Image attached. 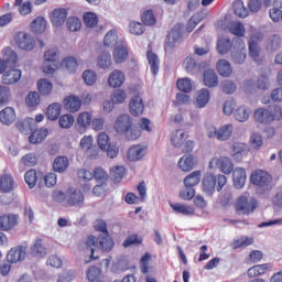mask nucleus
<instances>
[{
  "label": "nucleus",
  "mask_w": 282,
  "mask_h": 282,
  "mask_svg": "<svg viewBox=\"0 0 282 282\" xmlns=\"http://www.w3.org/2000/svg\"><path fill=\"white\" fill-rule=\"evenodd\" d=\"M248 175L243 167H236L232 173L234 186L235 188L241 189L246 186V180Z\"/></svg>",
  "instance_id": "f3484780"
},
{
  "label": "nucleus",
  "mask_w": 282,
  "mask_h": 282,
  "mask_svg": "<svg viewBox=\"0 0 282 282\" xmlns=\"http://www.w3.org/2000/svg\"><path fill=\"white\" fill-rule=\"evenodd\" d=\"M147 58L150 65V69L153 76H155L160 73V58L158 57V54L153 53V51H148Z\"/></svg>",
  "instance_id": "7c9ffc66"
},
{
  "label": "nucleus",
  "mask_w": 282,
  "mask_h": 282,
  "mask_svg": "<svg viewBox=\"0 0 282 282\" xmlns=\"http://www.w3.org/2000/svg\"><path fill=\"white\" fill-rule=\"evenodd\" d=\"M83 20L86 28H96L98 25V15L91 11L85 12Z\"/></svg>",
  "instance_id": "de8ad7c7"
},
{
  "label": "nucleus",
  "mask_w": 282,
  "mask_h": 282,
  "mask_svg": "<svg viewBox=\"0 0 282 282\" xmlns=\"http://www.w3.org/2000/svg\"><path fill=\"white\" fill-rule=\"evenodd\" d=\"M217 72L223 78H230L232 76V66L228 59H219L216 64Z\"/></svg>",
  "instance_id": "4be33fe9"
},
{
  "label": "nucleus",
  "mask_w": 282,
  "mask_h": 282,
  "mask_svg": "<svg viewBox=\"0 0 282 282\" xmlns=\"http://www.w3.org/2000/svg\"><path fill=\"white\" fill-rule=\"evenodd\" d=\"M61 111H63V106L58 102H54L46 108L45 116L48 120H58V118H61Z\"/></svg>",
  "instance_id": "cd10ccee"
},
{
  "label": "nucleus",
  "mask_w": 282,
  "mask_h": 282,
  "mask_svg": "<svg viewBox=\"0 0 282 282\" xmlns=\"http://www.w3.org/2000/svg\"><path fill=\"white\" fill-rule=\"evenodd\" d=\"M1 193H12L14 191V177L10 174H2L0 176Z\"/></svg>",
  "instance_id": "5701e85b"
},
{
  "label": "nucleus",
  "mask_w": 282,
  "mask_h": 282,
  "mask_svg": "<svg viewBox=\"0 0 282 282\" xmlns=\"http://www.w3.org/2000/svg\"><path fill=\"white\" fill-rule=\"evenodd\" d=\"M25 102L29 107H39V105H41V95L36 91H29L25 97Z\"/></svg>",
  "instance_id": "603ef678"
},
{
  "label": "nucleus",
  "mask_w": 282,
  "mask_h": 282,
  "mask_svg": "<svg viewBox=\"0 0 282 282\" xmlns=\"http://www.w3.org/2000/svg\"><path fill=\"white\" fill-rule=\"evenodd\" d=\"M47 129L42 128L40 130H34L32 133L29 135V142L31 144H41L45 138H47Z\"/></svg>",
  "instance_id": "2f4dec72"
},
{
  "label": "nucleus",
  "mask_w": 282,
  "mask_h": 282,
  "mask_svg": "<svg viewBox=\"0 0 282 282\" xmlns=\"http://www.w3.org/2000/svg\"><path fill=\"white\" fill-rule=\"evenodd\" d=\"M108 85L110 87H113L115 89H118V87H122V85H124V73L115 69L108 78Z\"/></svg>",
  "instance_id": "412c9836"
},
{
  "label": "nucleus",
  "mask_w": 282,
  "mask_h": 282,
  "mask_svg": "<svg viewBox=\"0 0 282 282\" xmlns=\"http://www.w3.org/2000/svg\"><path fill=\"white\" fill-rule=\"evenodd\" d=\"M129 109H130L131 116H134L135 118L144 113V101L142 100V97L140 95H134L131 98L129 102Z\"/></svg>",
  "instance_id": "ddd939ff"
},
{
  "label": "nucleus",
  "mask_w": 282,
  "mask_h": 282,
  "mask_svg": "<svg viewBox=\"0 0 282 282\" xmlns=\"http://www.w3.org/2000/svg\"><path fill=\"white\" fill-rule=\"evenodd\" d=\"M178 166L185 173H188V171H193V167L195 166V161L193 159V154H185V155H183L178 160Z\"/></svg>",
  "instance_id": "473e14b6"
},
{
  "label": "nucleus",
  "mask_w": 282,
  "mask_h": 282,
  "mask_svg": "<svg viewBox=\"0 0 282 282\" xmlns=\"http://www.w3.org/2000/svg\"><path fill=\"white\" fill-rule=\"evenodd\" d=\"M112 56L115 63H124V61H127V58L129 57V51L124 46H117L113 50Z\"/></svg>",
  "instance_id": "f704fd0d"
},
{
  "label": "nucleus",
  "mask_w": 282,
  "mask_h": 282,
  "mask_svg": "<svg viewBox=\"0 0 282 282\" xmlns=\"http://www.w3.org/2000/svg\"><path fill=\"white\" fill-rule=\"evenodd\" d=\"M28 257V246L19 245L13 247L7 254L9 263H21Z\"/></svg>",
  "instance_id": "6e6552de"
},
{
  "label": "nucleus",
  "mask_w": 282,
  "mask_h": 282,
  "mask_svg": "<svg viewBox=\"0 0 282 282\" xmlns=\"http://www.w3.org/2000/svg\"><path fill=\"white\" fill-rule=\"evenodd\" d=\"M17 46L24 52H32L36 47L34 36L25 32H19L15 36Z\"/></svg>",
  "instance_id": "423d86ee"
},
{
  "label": "nucleus",
  "mask_w": 282,
  "mask_h": 282,
  "mask_svg": "<svg viewBox=\"0 0 282 282\" xmlns=\"http://www.w3.org/2000/svg\"><path fill=\"white\" fill-rule=\"evenodd\" d=\"M62 67H65L69 74H75L78 69V61L74 56H68L62 61Z\"/></svg>",
  "instance_id": "a19ab883"
},
{
  "label": "nucleus",
  "mask_w": 282,
  "mask_h": 282,
  "mask_svg": "<svg viewBox=\"0 0 282 282\" xmlns=\"http://www.w3.org/2000/svg\"><path fill=\"white\" fill-rule=\"evenodd\" d=\"M272 268V264L270 263H263V264H257L251 267L248 271L247 274L249 279H253V276H261L268 272Z\"/></svg>",
  "instance_id": "c85d7f7f"
},
{
  "label": "nucleus",
  "mask_w": 282,
  "mask_h": 282,
  "mask_svg": "<svg viewBox=\"0 0 282 282\" xmlns=\"http://www.w3.org/2000/svg\"><path fill=\"white\" fill-rule=\"evenodd\" d=\"M182 30L184 26L182 24H175L167 34L166 42H165V50H172L175 47V43L182 39Z\"/></svg>",
  "instance_id": "9d476101"
},
{
  "label": "nucleus",
  "mask_w": 282,
  "mask_h": 282,
  "mask_svg": "<svg viewBox=\"0 0 282 282\" xmlns=\"http://www.w3.org/2000/svg\"><path fill=\"white\" fill-rule=\"evenodd\" d=\"M199 182H202V171H194L184 178L183 184L185 188H195Z\"/></svg>",
  "instance_id": "bb28decb"
},
{
  "label": "nucleus",
  "mask_w": 282,
  "mask_h": 282,
  "mask_svg": "<svg viewBox=\"0 0 282 282\" xmlns=\"http://www.w3.org/2000/svg\"><path fill=\"white\" fill-rule=\"evenodd\" d=\"M115 131L119 135H126L128 140H138L142 135L140 127L133 126V118L129 115H120L115 121Z\"/></svg>",
  "instance_id": "f03ea898"
},
{
  "label": "nucleus",
  "mask_w": 282,
  "mask_h": 282,
  "mask_svg": "<svg viewBox=\"0 0 282 282\" xmlns=\"http://www.w3.org/2000/svg\"><path fill=\"white\" fill-rule=\"evenodd\" d=\"M17 226V215H3L0 216V230L8 231Z\"/></svg>",
  "instance_id": "a878e982"
},
{
  "label": "nucleus",
  "mask_w": 282,
  "mask_h": 282,
  "mask_svg": "<svg viewBox=\"0 0 282 282\" xmlns=\"http://www.w3.org/2000/svg\"><path fill=\"white\" fill-rule=\"evenodd\" d=\"M232 47V41L228 37H220L217 42L218 54H228Z\"/></svg>",
  "instance_id": "ea45409f"
},
{
  "label": "nucleus",
  "mask_w": 282,
  "mask_h": 282,
  "mask_svg": "<svg viewBox=\"0 0 282 282\" xmlns=\"http://www.w3.org/2000/svg\"><path fill=\"white\" fill-rule=\"evenodd\" d=\"M3 61L9 67H17V61H19V55L12 48H4Z\"/></svg>",
  "instance_id": "e433bc0d"
},
{
  "label": "nucleus",
  "mask_w": 282,
  "mask_h": 282,
  "mask_svg": "<svg viewBox=\"0 0 282 282\" xmlns=\"http://www.w3.org/2000/svg\"><path fill=\"white\" fill-rule=\"evenodd\" d=\"M203 85L207 87V89H215V87H219V76L215 69L207 68L204 70Z\"/></svg>",
  "instance_id": "1a4fd4ad"
},
{
  "label": "nucleus",
  "mask_w": 282,
  "mask_h": 282,
  "mask_svg": "<svg viewBox=\"0 0 282 282\" xmlns=\"http://www.w3.org/2000/svg\"><path fill=\"white\" fill-rule=\"evenodd\" d=\"M234 117L238 122H246L250 118V112L245 106H240L235 112Z\"/></svg>",
  "instance_id": "6e6d98bb"
},
{
  "label": "nucleus",
  "mask_w": 282,
  "mask_h": 282,
  "mask_svg": "<svg viewBox=\"0 0 282 282\" xmlns=\"http://www.w3.org/2000/svg\"><path fill=\"white\" fill-rule=\"evenodd\" d=\"M96 248H98V238H96V236H89L86 241V250H89L90 257L89 261H86V263H89L90 261H98V259H100L99 256L94 254L96 252Z\"/></svg>",
  "instance_id": "393cba45"
},
{
  "label": "nucleus",
  "mask_w": 282,
  "mask_h": 282,
  "mask_svg": "<svg viewBox=\"0 0 282 282\" xmlns=\"http://www.w3.org/2000/svg\"><path fill=\"white\" fill-rule=\"evenodd\" d=\"M183 66L187 74L193 75L197 72V61H195L193 56H187L183 62Z\"/></svg>",
  "instance_id": "5fc2aeb1"
},
{
  "label": "nucleus",
  "mask_w": 282,
  "mask_h": 282,
  "mask_svg": "<svg viewBox=\"0 0 282 282\" xmlns=\"http://www.w3.org/2000/svg\"><path fill=\"white\" fill-rule=\"evenodd\" d=\"M74 116L73 115H62L58 120L61 129H72L74 126Z\"/></svg>",
  "instance_id": "bf43d9fd"
},
{
  "label": "nucleus",
  "mask_w": 282,
  "mask_h": 282,
  "mask_svg": "<svg viewBox=\"0 0 282 282\" xmlns=\"http://www.w3.org/2000/svg\"><path fill=\"white\" fill-rule=\"evenodd\" d=\"M184 142H186V132L182 130H176L171 138V144L175 147V149H180V147H182Z\"/></svg>",
  "instance_id": "37998d69"
},
{
  "label": "nucleus",
  "mask_w": 282,
  "mask_h": 282,
  "mask_svg": "<svg viewBox=\"0 0 282 282\" xmlns=\"http://www.w3.org/2000/svg\"><path fill=\"white\" fill-rule=\"evenodd\" d=\"M77 124H79V127H84V129H87V127L91 124V113L89 112L79 113V116L77 117Z\"/></svg>",
  "instance_id": "0e129e2a"
},
{
  "label": "nucleus",
  "mask_w": 282,
  "mask_h": 282,
  "mask_svg": "<svg viewBox=\"0 0 282 282\" xmlns=\"http://www.w3.org/2000/svg\"><path fill=\"white\" fill-rule=\"evenodd\" d=\"M142 237H138V234H132L126 238L122 246L123 248H131V246H140L142 245Z\"/></svg>",
  "instance_id": "13d9d810"
},
{
  "label": "nucleus",
  "mask_w": 282,
  "mask_h": 282,
  "mask_svg": "<svg viewBox=\"0 0 282 282\" xmlns=\"http://www.w3.org/2000/svg\"><path fill=\"white\" fill-rule=\"evenodd\" d=\"M218 131V140L226 142L232 135V124L223 126Z\"/></svg>",
  "instance_id": "3c124183"
},
{
  "label": "nucleus",
  "mask_w": 282,
  "mask_h": 282,
  "mask_svg": "<svg viewBox=\"0 0 282 282\" xmlns=\"http://www.w3.org/2000/svg\"><path fill=\"white\" fill-rule=\"evenodd\" d=\"M127 173V170L124 166L117 165L111 171V177L113 184H120L122 180L124 178V175Z\"/></svg>",
  "instance_id": "a18cd8bd"
},
{
  "label": "nucleus",
  "mask_w": 282,
  "mask_h": 282,
  "mask_svg": "<svg viewBox=\"0 0 282 282\" xmlns=\"http://www.w3.org/2000/svg\"><path fill=\"white\" fill-rule=\"evenodd\" d=\"M37 89L42 96H50L54 89V86L48 79L42 78L37 82Z\"/></svg>",
  "instance_id": "4c0bfd02"
},
{
  "label": "nucleus",
  "mask_w": 282,
  "mask_h": 282,
  "mask_svg": "<svg viewBox=\"0 0 282 282\" xmlns=\"http://www.w3.org/2000/svg\"><path fill=\"white\" fill-rule=\"evenodd\" d=\"M25 183L28 184L29 188H34L36 186V170H29L24 174Z\"/></svg>",
  "instance_id": "e2e57ef3"
},
{
  "label": "nucleus",
  "mask_w": 282,
  "mask_h": 282,
  "mask_svg": "<svg viewBox=\"0 0 282 282\" xmlns=\"http://www.w3.org/2000/svg\"><path fill=\"white\" fill-rule=\"evenodd\" d=\"M21 69L11 67L2 76L3 85H14L21 80Z\"/></svg>",
  "instance_id": "2eb2a0df"
},
{
  "label": "nucleus",
  "mask_w": 282,
  "mask_h": 282,
  "mask_svg": "<svg viewBox=\"0 0 282 282\" xmlns=\"http://www.w3.org/2000/svg\"><path fill=\"white\" fill-rule=\"evenodd\" d=\"M30 254L31 257H35L37 259H41L47 254V248H45V245H43V239H35L34 243L30 248Z\"/></svg>",
  "instance_id": "dca6fc26"
},
{
  "label": "nucleus",
  "mask_w": 282,
  "mask_h": 282,
  "mask_svg": "<svg viewBox=\"0 0 282 282\" xmlns=\"http://www.w3.org/2000/svg\"><path fill=\"white\" fill-rule=\"evenodd\" d=\"M116 242L109 234H100L97 238V248H100L102 252H111Z\"/></svg>",
  "instance_id": "4468645a"
},
{
  "label": "nucleus",
  "mask_w": 282,
  "mask_h": 282,
  "mask_svg": "<svg viewBox=\"0 0 282 282\" xmlns=\"http://www.w3.org/2000/svg\"><path fill=\"white\" fill-rule=\"evenodd\" d=\"M176 87L180 91H183V94H191L193 90V84H191L189 78H182L176 82Z\"/></svg>",
  "instance_id": "864d4df0"
},
{
  "label": "nucleus",
  "mask_w": 282,
  "mask_h": 282,
  "mask_svg": "<svg viewBox=\"0 0 282 282\" xmlns=\"http://www.w3.org/2000/svg\"><path fill=\"white\" fill-rule=\"evenodd\" d=\"M89 282H100V270L97 267H90L87 271Z\"/></svg>",
  "instance_id": "338daca9"
},
{
  "label": "nucleus",
  "mask_w": 282,
  "mask_h": 282,
  "mask_svg": "<svg viewBox=\"0 0 282 282\" xmlns=\"http://www.w3.org/2000/svg\"><path fill=\"white\" fill-rule=\"evenodd\" d=\"M69 166V159L67 156H57L53 162V169L56 173H65Z\"/></svg>",
  "instance_id": "c9c22d12"
},
{
  "label": "nucleus",
  "mask_w": 282,
  "mask_h": 282,
  "mask_svg": "<svg viewBox=\"0 0 282 282\" xmlns=\"http://www.w3.org/2000/svg\"><path fill=\"white\" fill-rule=\"evenodd\" d=\"M170 206L172 210L178 215H184L185 217H192V215H195V207L193 206H186L180 203H171Z\"/></svg>",
  "instance_id": "b1692460"
},
{
  "label": "nucleus",
  "mask_w": 282,
  "mask_h": 282,
  "mask_svg": "<svg viewBox=\"0 0 282 282\" xmlns=\"http://www.w3.org/2000/svg\"><path fill=\"white\" fill-rule=\"evenodd\" d=\"M47 28V20L43 17H36L31 22V30L34 32V34H43Z\"/></svg>",
  "instance_id": "c756f323"
},
{
  "label": "nucleus",
  "mask_w": 282,
  "mask_h": 282,
  "mask_svg": "<svg viewBox=\"0 0 282 282\" xmlns=\"http://www.w3.org/2000/svg\"><path fill=\"white\" fill-rule=\"evenodd\" d=\"M14 120H17V112L14 111V108L7 107L0 111V122L2 124L10 127Z\"/></svg>",
  "instance_id": "aec40b11"
},
{
  "label": "nucleus",
  "mask_w": 282,
  "mask_h": 282,
  "mask_svg": "<svg viewBox=\"0 0 282 282\" xmlns=\"http://www.w3.org/2000/svg\"><path fill=\"white\" fill-rule=\"evenodd\" d=\"M223 94H235L237 85L232 80L225 79L220 83Z\"/></svg>",
  "instance_id": "052dcab7"
},
{
  "label": "nucleus",
  "mask_w": 282,
  "mask_h": 282,
  "mask_svg": "<svg viewBox=\"0 0 282 282\" xmlns=\"http://www.w3.org/2000/svg\"><path fill=\"white\" fill-rule=\"evenodd\" d=\"M141 21L143 25H155L158 20L155 19V14L153 13L152 9L145 10L141 15Z\"/></svg>",
  "instance_id": "8fccbe9b"
},
{
  "label": "nucleus",
  "mask_w": 282,
  "mask_h": 282,
  "mask_svg": "<svg viewBox=\"0 0 282 282\" xmlns=\"http://www.w3.org/2000/svg\"><path fill=\"white\" fill-rule=\"evenodd\" d=\"M256 85L259 91L268 90V87H270V79L268 78V75H260L256 82Z\"/></svg>",
  "instance_id": "680f3d73"
},
{
  "label": "nucleus",
  "mask_w": 282,
  "mask_h": 282,
  "mask_svg": "<svg viewBox=\"0 0 282 282\" xmlns=\"http://www.w3.org/2000/svg\"><path fill=\"white\" fill-rule=\"evenodd\" d=\"M83 80L88 87H93L98 80V75L91 69H86L83 72Z\"/></svg>",
  "instance_id": "09e8293b"
},
{
  "label": "nucleus",
  "mask_w": 282,
  "mask_h": 282,
  "mask_svg": "<svg viewBox=\"0 0 282 282\" xmlns=\"http://www.w3.org/2000/svg\"><path fill=\"white\" fill-rule=\"evenodd\" d=\"M97 63L101 69H109L111 67V54L101 52L97 58Z\"/></svg>",
  "instance_id": "49530a36"
},
{
  "label": "nucleus",
  "mask_w": 282,
  "mask_h": 282,
  "mask_svg": "<svg viewBox=\"0 0 282 282\" xmlns=\"http://www.w3.org/2000/svg\"><path fill=\"white\" fill-rule=\"evenodd\" d=\"M228 184V178L224 174H205L202 181L203 193L207 197H213L215 192L221 193L224 186Z\"/></svg>",
  "instance_id": "7ed1b4c3"
},
{
  "label": "nucleus",
  "mask_w": 282,
  "mask_h": 282,
  "mask_svg": "<svg viewBox=\"0 0 282 282\" xmlns=\"http://www.w3.org/2000/svg\"><path fill=\"white\" fill-rule=\"evenodd\" d=\"M124 100H127V93H124V90L118 89L111 95L113 105H122Z\"/></svg>",
  "instance_id": "69168bd1"
},
{
  "label": "nucleus",
  "mask_w": 282,
  "mask_h": 282,
  "mask_svg": "<svg viewBox=\"0 0 282 282\" xmlns=\"http://www.w3.org/2000/svg\"><path fill=\"white\" fill-rule=\"evenodd\" d=\"M210 102V90L208 88H202L197 91V97L194 102L196 109H204L206 105Z\"/></svg>",
  "instance_id": "a211bd4d"
},
{
  "label": "nucleus",
  "mask_w": 282,
  "mask_h": 282,
  "mask_svg": "<svg viewBox=\"0 0 282 282\" xmlns=\"http://www.w3.org/2000/svg\"><path fill=\"white\" fill-rule=\"evenodd\" d=\"M144 158V148L141 145H133L128 151V160L130 162H138Z\"/></svg>",
  "instance_id": "72a5a7b5"
},
{
  "label": "nucleus",
  "mask_w": 282,
  "mask_h": 282,
  "mask_svg": "<svg viewBox=\"0 0 282 282\" xmlns=\"http://www.w3.org/2000/svg\"><path fill=\"white\" fill-rule=\"evenodd\" d=\"M253 118L258 124H272L274 120H281L282 110L281 108H258L253 113Z\"/></svg>",
  "instance_id": "20e7f679"
},
{
  "label": "nucleus",
  "mask_w": 282,
  "mask_h": 282,
  "mask_svg": "<svg viewBox=\"0 0 282 282\" xmlns=\"http://www.w3.org/2000/svg\"><path fill=\"white\" fill-rule=\"evenodd\" d=\"M247 52L246 50H236L231 52V59L236 65H243L246 63Z\"/></svg>",
  "instance_id": "4d7b16f0"
},
{
  "label": "nucleus",
  "mask_w": 282,
  "mask_h": 282,
  "mask_svg": "<svg viewBox=\"0 0 282 282\" xmlns=\"http://www.w3.org/2000/svg\"><path fill=\"white\" fill-rule=\"evenodd\" d=\"M64 107L70 113H76L83 107V101H80L78 96L70 95L64 99Z\"/></svg>",
  "instance_id": "6ab92c4d"
},
{
  "label": "nucleus",
  "mask_w": 282,
  "mask_h": 282,
  "mask_svg": "<svg viewBox=\"0 0 282 282\" xmlns=\"http://www.w3.org/2000/svg\"><path fill=\"white\" fill-rule=\"evenodd\" d=\"M250 182L251 184H254V186H259L260 188H263V191H268L272 183V176L262 170H258L256 173L251 174Z\"/></svg>",
  "instance_id": "39448f33"
},
{
  "label": "nucleus",
  "mask_w": 282,
  "mask_h": 282,
  "mask_svg": "<svg viewBox=\"0 0 282 282\" xmlns=\"http://www.w3.org/2000/svg\"><path fill=\"white\" fill-rule=\"evenodd\" d=\"M213 162L216 163V166L221 171V173H225V175H230V173H234L235 166L232 165V161L228 156H220L218 159H213L209 162V166L213 165Z\"/></svg>",
  "instance_id": "f8f14e48"
},
{
  "label": "nucleus",
  "mask_w": 282,
  "mask_h": 282,
  "mask_svg": "<svg viewBox=\"0 0 282 282\" xmlns=\"http://www.w3.org/2000/svg\"><path fill=\"white\" fill-rule=\"evenodd\" d=\"M68 11L65 8H57L54 9L51 13V23L54 28H61L62 25H65V22L67 21Z\"/></svg>",
  "instance_id": "9b49d317"
},
{
  "label": "nucleus",
  "mask_w": 282,
  "mask_h": 282,
  "mask_svg": "<svg viewBox=\"0 0 282 282\" xmlns=\"http://www.w3.org/2000/svg\"><path fill=\"white\" fill-rule=\"evenodd\" d=\"M93 177H95L97 184L101 185H107V182L109 181V174L102 167H96Z\"/></svg>",
  "instance_id": "79ce46f5"
},
{
  "label": "nucleus",
  "mask_w": 282,
  "mask_h": 282,
  "mask_svg": "<svg viewBox=\"0 0 282 282\" xmlns=\"http://www.w3.org/2000/svg\"><path fill=\"white\" fill-rule=\"evenodd\" d=\"M257 199L251 198L248 200L246 196H240L236 203L237 213H242V215H250L253 210H257Z\"/></svg>",
  "instance_id": "0eeeda50"
},
{
  "label": "nucleus",
  "mask_w": 282,
  "mask_h": 282,
  "mask_svg": "<svg viewBox=\"0 0 282 282\" xmlns=\"http://www.w3.org/2000/svg\"><path fill=\"white\" fill-rule=\"evenodd\" d=\"M66 28L69 30V32H79V30L83 28V21L78 17H69L66 20Z\"/></svg>",
  "instance_id": "c03bdc74"
},
{
  "label": "nucleus",
  "mask_w": 282,
  "mask_h": 282,
  "mask_svg": "<svg viewBox=\"0 0 282 282\" xmlns=\"http://www.w3.org/2000/svg\"><path fill=\"white\" fill-rule=\"evenodd\" d=\"M250 142L253 149H261L263 147V137L259 132H253L250 137Z\"/></svg>",
  "instance_id": "774afa93"
},
{
  "label": "nucleus",
  "mask_w": 282,
  "mask_h": 282,
  "mask_svg": "<svg viewBox=\"0 0 282 282\" xmlns=\"http://www.w3.org/2000/svg\"><path fill=\"white\" fill-rule=\"evenodd\" d=\"M232 8L234 14H236V17H239L240 19H246V17L250 14V11L248 10V8H245L243 1L241 0H236L232 4Z\"/></svg>",
  "instance_id": "58836bf2"
},
{
  "label": "nucleus",
  "mask_w": 282,
  "mask_h": 282,
  "mask_svg": "<svg viewBox=\"0 0 282 282\" xmlns=\"http://www.w3.org/2000/svg\"><path fill=\"white\" fill-rule=\"evenodd\" d=\"M53 199L69 208H83L85 206V194L76 187H69L66 192H54Z\"/></svg>",
  "instance_id": "f257e3e1"
}]
</instances>
